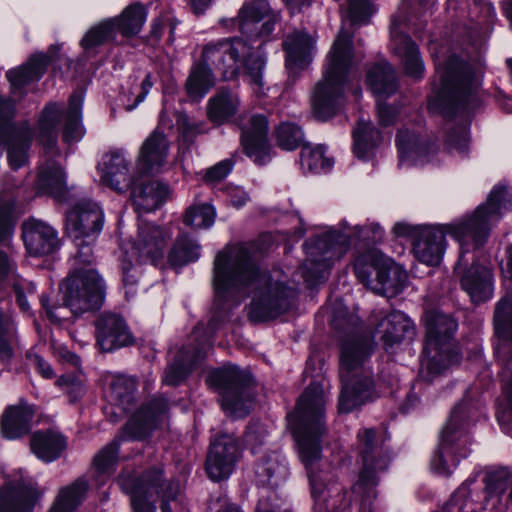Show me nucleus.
<instances>
[{
  "label": "nucleus",
  "instance_id": "nucleus-22",
  "mask_svg": "<svg viewBox=\"0 0 512 512\" xmlns=\"http://www.w3.org/2000/svg\"><path fill=\"white\" fill-rule=\"evenodd\" d=\"M168 232L151 223H141L133 242L132 251L138 263H156L161 259L169 239Z\"/></svg>",
  "mask_w": 512,
  "mask_h": 512
},
{
  "label": "nucleus",
  "instance_id": "nucleus-32",
  "mask_svg": "<svg viewBox=\"0 0 512 512\" xmlns=\"http://www.w3.org/2000/svg\"><path fill=\"white\" fill-rule=\"evenodd\" d=\"M34 409L20 401L8 406L1 417V433L7 439H17L30 432Z\"/></svg>",
  "mask_w": 512,
  "mask_h": 512
},
{
  "label": "nucleus",
  "instance_id": "nucleus-10",
  "mask_svg": "<svg viewBox=\"0 0 512 512\" xmlns=\"http://www.w3.org/2000/svg\"><path fill=\"white\" fill-rule=\"evenodd\" d=\"M357 438L362 469L358 481L353 486V492L365 499L375 498L378 473L386 471L390 463L389 450L373 428L361 429Z\"/></svg>",
  "mask_w": 512,
  "mask_h": 512
},
{
  "label": "nucleus",
  "instance_id": "nucleus-25",
  "mask_svg": "<svg viewBox=\"0 0 512 512\" xmlns=\"http://www.w3.org/2000/svg\"><path fill=\"white\" fill-rule=\"evenodd\" d=\"M426 322V346L425 351L434 350L439 355H448L450 341L457 330L455 320L438 311H430L425 316Z\"/></svg>",
  "mask_w": 512,
  "mask_h": 512
},
{
  "label": "nucleus",
  "instance_id": "nucleus-45",
  "mask_svg": "<svg viewBox=\"0 0 512 512\" xmlns=\"http://www.w3.org/2000/svg\"><path fill=\"white\" fill-rule=\"evenodd\" d=\"M83 97L81 93L74 92L69 99V108L66 113L63 130V140L67 143L79 140L83 135L81 125V108Z\"/></svg>",
  "mask_w": 512,
  "mask_h": 512
},
{
  "label": "nucleus",
  "instance_id": "nucleus-62",
  "mask_svg": "<svg viewBox=\"0 0 512 512\" xmlns=\"http://www.w3.org/2000/svg\"><path fill=\"white\" fill-rule=\"evenodd\" d=\"M266 430L260 423H252L248 426L244 435V442L250 449L255 450L264 443Z\"/></svg>",
  "mask_w": 512,
  "mask_h": 512
},
{
  "label": "nucleus",
  "instance_id": "nucleus-14",
  "mask_svg": "<svg viewBox=\"0 0 512 512\" xmlns=\"http://www.w3.org/2000/svg\"><path fill=\"white\" fill-rule=\"evenodd\" d=\"M250 54V44L242 38H226L206 44L201 53L202 62L220 73L222 79L237 77L242 58Z\"/></svg>",
  "mask_w": 512,
  "mask_h": 512
},
{
  "label": "nucleus",
  "instance_id": "nucleus-12",
  "mask_svg": "<svg viewBox=\"0 0 512 512\" xmlns=\"http://www.w3.org/2000/svg\"><path fill=\"white\" fill-rule=\"evenodd\" d=\"M349 246L348 236L339 232L306 241L304 248L307 260L302 271L305 281L314 285L325 279L329 268L346 254Z\"/></svg>",
  "mask_w": 512,
  "mask_h": 512
},
{
  "label": "nucleus",
  "instance_id": "nucleus-46",
  "mask_svg": "<svg viewBox=\"0 0 512 512\" xmlns=\"http://www.w3.org/2000/svg\"><path fill=\"white\" fill-rule=\"evenodd\" d=\"M400 162L415 160L426 154L427 147L420 141L415 131L400 129L396 136Z\"/></svg>",
  "mask_w": 512,
  "mask_h": 512
},
{
  "label": "nucleus",
  "instance_id": "nucleus-63",
  "mask_svg": "<svg viewBox=\"0 0 512 512\" xmlns=\"http://www.w3.org/2000/svg\"><path fill=\"white\" fill-rule=\"evenodd\" d=\"M7 78L13 87H23L36 80L26 64L7 72Z\"/></svg>",
  "mask_w": 512,
  "mask_h": 512
},
{
  "label": "nucleus",
  "instance_id": "nucleus-21",
  "mask_svg": "<svg viewBox=\"0 0 512 512\" xmlns=\"http://www.w3.org/2000/svg\"><path fill=\"white\" fill-rule=\"evenodd\" d=\"M67 230L75 240L95 238L103 226V213L92 201H80L67 213Z\"/></svg>",
  "mask_w": 512,
  "mask_h": 512
},
{
  "label": "nucleus",
  "instance_id": "nucleus-51",
  "mask_svg": "<svg viewBox=\"0 0 512 512\" xmlns=\"http://www.w3.org/2000/svg\"><path fill=\"white\" fill-rule=\"evenodd\" d=\"M469 127L467 124H449L446 127L445 147L449 152L466 155L469 146Z\"/></svg>",
  "mask_w": 512,
  "mask_h": 512
},
{
  "label": "nucleus",
  "instance_id": "nucleus-37",
  "mask_svg": "<svg viewBox=\"0 0 512 512\" xmlns=\"http://www.w3.org/2000/svg\"><path fill=\"white\" fill-rule=\"evenodd\" d=\"M366 81L378 97H389L398 90L396 72L387 61H379L371 66L367 72Z\"/></svg>",
  "mask_w": 512,
  "mask_h": 512
},
{
  "label": "nucleus",
  "instance_id": "nucleus-11",
  "mask_svg": "<svg viewBox=\"0 0 512 512\" xmlns=\"http://www.w3.org/2000/svg\"><path fill=\"white\" fill-rule=\"evenodd\" d=\"M207 384L221 395L223 410L235 417L247 416L254 404V395L248 377L236 366H224L212 371Z\"/></svg>",
  "mask_w": 512,
  "mask_h": 512
},
{
  "label": "nucleus",
  "instance_id": "nucleus-4",
  "mask_svg": "<svg viewBox=\"0 0 512 512\" xmlns=\"http://www.w3.org/2000/svg\"><path fill=\"white\" fill-rule=\"evenodd\" d=\"M325 392L321 384L311 383L303 392L295 408L296 437L300 458L310 480L313 497L325 488V477L318 473L321 459L320 438L325 433Z\"/></svg>",
  "mask_w": 512,
  "mask_h": 512
},
{
  "label": "nucleus",
  "instance_id": "nucleus-58",
  "mask_svg": "<svg viewBox=\"0 0 512 512\" xmlns=\"http://www.w3.org/2000/svg\"><path fill=\"white\" fill-rule=\"evenodd\" d=\"M373 13L369 0H348L347 16L352 24H366Z\"/></svg>",
  "mask_w": 512,
  "mask_h": 512
},
{
  "label": "nucleus",
  "instance_id": "nucleus-42",
  "mask_svg": "<svg viewBox=\"0 0 512 512\" xmlns=\"http://www.w3.org/2000/svg\"><path fill=\"white\" fill-rule=\"evenodd\" d=\"M355 155L360 158L369 157L370 153L380 144L381 134L371 121L360 120L353 132Z\"/></svg>",
  "mask_w": 512,
  "mask_h": 512
},
{
  "label": "nucleus",
  "instance_id": "nucleus-1",
  "mask_svg": "<svg viewBox=\"0 0 512 512\" xmlns=\"http://www.w3.org/2000/svg\"><path fill=\"white\" fill-rule=\"evenodd\" d=\"M212 284L218 300L239 303L252 295L248 313L252 322L277 318L288 311L296 295L293 288L261 267L252 242L229 244L216 254Z\"/></svg>",
  "mask_w": 512,
  "mask_h": 512
},
{
  "label": "nucleus",
  "instance_id": "nucleus-27",
  "mask_svg": "<svg viewBox=\"0 0 512 512\" xmlns=\"http://www.w3.org/2000/svg\"><path fill=\"white\" fill-rule=\"evenodd\" d=\"M467 259L469 264L455 271L461 275V286L469 294L473 302L486 301L492 297L493 293L492 273L487 267L476 264L474 262V255L471 257L467 256Z\"/></svg>",
  "mask_w": 512,
  "mask_h": 512
},
{
  "label": "nucleus",
  "instance_id": "nucleus-3",
  "mask_svg": "<svg viewBox=\"0 0 512 512\" xmlns=\"http://www.w3.org/2000/svg\"><path fill=\"white\" fill-rule=\"evenodd\" d=\"M358 319L352 315L334 316L332 325L336 330L352 329L341 344L339 378L341 391L338 408L342 413H349L379 397L376 390L374 374L368 366L373 351V342L369 336L358 331Z\"/></svg>",
  "mask_w": 512,
  "mask_h": 512
},
{
  "label": "nucleus",
  "instance_id": "nucleus-19",
  "mask_svg": "<svg viewBox=\"0 0 512 512\" xmlns=\"http://www.w3.org/2000/svg\"><path fill=\"white\" fill-rule=\"evenodd\" d=\"M240 143L243 152L256 164L263 165L270 159L268 120L264 115H252L241 127Z\"/></svg>",
  "mask_w": 512,
  "mask_h": 512
},
{
  "label": "nucleus",
  "instance_id": "nucleus-61",
  "mask_svg": "<svg viewBox=\"0 0 512 512\" xmlns=\"http://www.w3.org/2000/svg\"><path fill=\"white\" fill-rule=\"evenodd\" d=\"M35 284L24 279H17L13 283V290L16 295V300L23 311H28L30 305L28 297H33L35 293Z\"/></svg>",
  "mask_w": 512,
  "mask_h": 512
},
{
  "label": "nucleus",
  "instance_id": "nucleus-59",
  "mask_svg": "<svg viewBox=\"0 0 512 512\" xmlns=\"http://www.w3.org/2000/svg\"><path fill=\"white\" fill-rule=\"evenodd\" d=\"M177 129L184 142L189 145L193 143L194 138L204 132L201 123L191 122L185 113H176Z\"/></svg>",
  "mask_w": 512,
  "mask_h": 512
},
{
  "label": "nucleus",
  "instance_id": "nucleus-64",
  "mask_svg": "<svg viewBox=\"0 0 512 512\" xmlns=\"http://www.w3.org/2000/svg\"><path fill=\"white\" fill-rule=\"evenodd\" d=\"M51 61V56L43 53H36L33 54L25 64L29 67V70L36 80H38L44 74Z\"/></svg>",
  "mask_w": 512,
  "mask_h": 512
},
{
  "label": "nucleus",
  "instance_id": "nucleus-16",
  "mask_svg": "<svg viewBox=\"0 0 512 512\" xmlns=\"http://www.w3.org/2000/svg\"><path fill=\"white\" fill-rule=\"evenodd\" d=\"M279 15L266 0H250L239 9L237 23L240 32L250 39H267L273 32Z\"/></svg>",
  "mask_w": 512,
  "mask_h": 512
},
{
  "label": "nucleus",
  "instance_id": "nucleus-38",
  "mask_svg": "<svg viewBox=\"0 0 512 512\" xmlns=\"http://www.w3.org/2000/svg\"><path fill=\"white\" fill-rule=\"evenodd\" d=\"M239 105L240 99L236 93L221 89L209 99L207 116L212 123L221 125L237 113Z\"/></svg>",
  "mask_w": 512,
  "mask_h": 512
},
{
  "label": "nucleus",
  "instance_id": "nucleus-20",
  "mask_svg": "<svg viewBox=\"0 0 512 512\" xmlns=\"http://www.w3.org/2000/svg\"><path fill=\"white\" fill-rule=\"evenodd\" d=\"M95 336L101 352H112L133 343V336L126 322L115 313L105 312L97 318Z\"/></svg>",
  "mask_w": 512,
  "mask_h": 512
},
{
  "label": "nucleus",
  "instance_id": "nucleus-23",
  "mask_svg": "<svg viewBox=\"0 0 512 512\" xmlns=\"http://www.w3.org/2000/svg\"><path fill=\"white\" fill-rule=\"evenodd\" d=\"M32 480H17L0 489V512H27L42 496Z\"/></svg>",
  "mask_w": 512,
  "mask_h": 512
},
{
  "label": "nucleus",
  "instance_id": "nucleus-24",
  "mask_svg": "<svg viewBox=\"0 0 512 512\" xmlns=\"http://www.w3.org/2000/svg\"><path fill=\"white\" fill-rule=\"evenodd\" d=\"M169 141L158 129L143 142L137 157V171L142 175H156L167 163Z\"/></svg>",
  "mask_w": 512,
  "mask_h": 512
},
{
  "label": "nucleus",
  "instance_id": "nucleus-53",
  "mask_svg": "<svg viewBox=\"0 0 512 512\" xmlns=\"http://www.w3.org/2000/svg\"><path fill=\"white\" fill-rule=\"evenodd\" d=\"M277 145L284 150L298 148L304 139L301 128L290 122L281 123L275 131Z\"/></svg>",
  "mask_w": 512,
  "mask_h": 512
},
{
  "label": "nucleus",
  "instance_id": "nucleus-56",
  "mask_svg": "<svg viewBox=\"0 0 512 512\" xmlns=\"http://www.w3.org/2000/svg\"><path fill=\"white\" fill-rule=\"evenodd\" d=\"M14 324L11 316L0 308V361L5 362L13 356L10 339L14 334Z\"/></svg>",
  "mask_w": 512,
  "mask_h": 512
},
{
  "label": "nucleus",
  "instance_id": "nucleus-41",
  "mask_svg": "<svg viewBox=\"0 0 512 512\" xmlns=\"http://www.w3.org/2000/svg\"><path fill=\"white\" fill-rule=\"evenodd\" d=\"M36 186L43 193H48L56 197L61 196L66 187L65 175L62 168L53 161L42 165L39 168Z\"/></svg>",
  "mask_w": 512,
  "mask_h": 512
},
{
  "label": "nucleus",
  "instance_id": "nucleus-39",
  "mask_svg": "<svg viewBox=\"0 0 512 512\" xmlns=\"http://www.w3.org/2000/svg\"><path fill=\"white\" fill-rule=\"evenodd\" d=\"M89 484L84 478H78L62 487L49 512H74L85 499Z\"/></svg>",
  "mask_w": 512,
  "mask_h": 512
},
{
  "label": "nucleus",
  "instance_id": "nucleus-43",
  "mask_svg": "<svg viewBox=\"0 0 512 512\" xmlns=\"http://www.w3.org/2000/svg\"><path fill=\"white\" fill-rule=\"evenodd\" d=\"M214 84L212 70L201 61L192 67L185 83V89L189 98L200 100Z\"/></svg>",
  "mask_w": 512,
  "mask_h": 512
},
{
  "label": "nucleus",
  "instance_id": "nucleus-49",
  "mask_svg": "<svg viewBox=\"0 0 512 512\" xmlns=\"http://www.w3.org/2000/svg\"><path fill=\"white\" fill-rule=\"evenodd\" d=\"M136 386V380L132 377L124 375L114 377L110 385L111 400L125 410L134 400Z\"/></svg>",
  "mask_w": 512,
  "mask_h": 512
},
{
  "label": "nucleus",
  "instance_id": "nucleus-57",
  "mask_svg": "<svg viewBox=\"0 0 512 512\" xmlns=\"http://www.w3.org/2000/svg\"><path fill=\"white\" fill-rule=\"evenodd\" d=\"M265 59L259 53H254L250 45V54L242 58L240 66L244 65L250 81L258 87L263 86L262 74L265 67Z\"/></svg>",
  "mask_w": 512,
  "mask_h": 512
},
{
  "label": "nucleus",
  "instance_id": "nucleus-30",
  "mask_svg": "<svg viewBox=\"0 0 512 512\" xmlns=\"http://www.w3.org/2000/svg\"><path fill=\"white\" fill-rule=\"evenodd\" d=\"M98 170L101 181L117 192H125L132 185L128 162L118 151L106 154L98 165Z\"/></svg>",
  "mask_w": 512,
  "mask_h": 512
},
{
  "label": "nucleus",
  "instance_id": "nucleus-6",
  "mask_svg": "<svg viewBox=\"0 0 512 512\" xmlns=\"http://www.w3.org/2000/svg\"><path fill=\"white\" fill-rule=\"evenodd\" d=\"M59 290L62 305H51L47 295L40 298L41 305L52 322L66 319L65 309H69L76 316L100 309L104 303L106 285L98 271L89 268L84 272L71 270L62 280Z\"/></svg>",
  "mask_w": 512,
  "mask_h": 512
},
{
  "label": "nucleus",
  "instance_id": "nucleus-31",
  "mask_svg": "<svg viewBox=\"0 0 512 512\" xmlns=\"http://www.w3.org/2000/svg\"><path fill=\"white\" fill-rule=\"evenodd\" d=\"M286 52V67L290 70L304 68L312 60L315 51V39L304 31L295 30L283 41Z\"/></svg>",
  "mask_w": 512,
  "mask_h": 512
},
{
  "label": "nucleus",
  "instance_id": "nucleus-40",
  "mask_svg": "<svg viewBox=\"0 0 512 512\" xmlns=\"http://www.w3.org/2000/svg\"><path fill=\"white\" fill-rule=\"evenodd\" d=\"M61 119L62 110L55 103L48 104L42 111L38 124L37 138L44 147H55Z\"/></svg>",
  "mask_w": 512,
  "mask_h": 512
},
{
  "label": "nucleus",
  "instance_id": "nucleus-8",
  "mask_svg": "<svg viewBox=\"0 0 512 512\" xmlns=\"http://www.w3.org/2000/svg\"><path fill=\"white\" fill-rule=\"evenodd\" d=\"M121 487L130 495L134 512H156V507L151 501L153 493L161 499L162 512H172L170 503L177 505L180 495L179 482L164 479L162 467L149 469L137 478H123Z\"/></svg>",
  "mask_w": 512,
  "mask_h": 512
},
{
  "label": "nucleus",
  "instance_id": "nucleus-13",
  "mask_svg": "<svg viewBox=\"0 0 512 512\" xmlns=\"http://www.w3.org/2000/svg\"><path fill=\"white\" fill-rule=\"evenodd\" d=\"M15 105L9 98L0 97V139L7 146V157L13 169H19L28 162L33 131L27 123L14 126L11 121L14 117Z\"/></svg>",
  "mask_w": 512,
  "mask_h": 512
},
{
  "label": "nucleus",
  "instance_id": "nucleus-7",
  "mask_svg": "<svg viewBox=\"0 0 512 512\" xmlns=\"http://www.w3.org/2000/svg\"><path fill=\"white\" fill-rule=\"evenodd\" d=\"M435 67L441 80L439 106L445 117H451L476 99L480 79L474 68L456 55L447 59L437 56Z\"/></svg>",
  "mask_w": 512,
  "mask_h": 512
},
{
  "label": "nucleus",
  "instance_id": "nucleus-5",
  "mask_svg": "<svg viewBox=\"0 0 512 512\" xmlns=\"http://www.w3.org/2000/svg\"><path fill=\"white\" fill-rule=\"evenodd\" d=\"M352 38V33L341 27L327 55L323 77L313 89L311 96L313 113L322 121L334 116L342 105L353 64Z\"/></svg>",
  "mask_w": 512,
  "mask_h": 512
},
{
  "label": "nucleus",
  "instance_id": "nucleus-44",
  "mask_svg": "<svg viewBox=\"0 0 512 512\" xmlns=\"http://www.w3.org/2000/svg\"><path fill=\"white\" fill-rule=\"evenodd\" d=\"M118 30L123 36L137 35L146 20V10L140 3L128 6L119 17L113 18Z\"/></svg>",
  "mask_w": 512,
  "mask_h": 512
},
{
  "label": "nucleus",
  "instance_id": "nucleus-47",
  "mask_svg": "<svg viewBox=\"0 0 512 512\" xmlns=\"http://www.w3.org/2000/svg\"><path fill=\"white\" fill-rule=\"evenodd\" d=\"M116 24L114 19H106L92 26L80 41L85 51L92 50L115 38Z\"/></svg>",
  "mask_w": 512,
  "mask_h": 512
},
{
  "label": "nucleus",
  "instance_id": "nucleus-54",
  "mask_svg": "<svg viewBox=\"0 0 512 512\" xmlns=\"http://www.w3.org/2000/svg\"><path fill=\"white\" fill-rule=\"evenodd\" d=\"M95 238H81L76 241L77 252L73 256V268L71 270H80L93 268L96 258L93 252V243Z\"/></svg>",
  "mask_w": 512,
  "mask_h": 512
},
{
  "label": "nucleus",
  "instance_id": "nucleus-15",
  "mask_svg": "<svg viewBox=\"0 0 512 512\" xmlns=\"http://www.w3.org/2000/svg\"><path fill=\"white\" fill-rule=\"evenodd\" d=\"M494 329L497 336L495 352L504 364L502 371L503 390L512 405V369L508 367L512 359V296L503 298L496 305Z\"/></svg>",
  "mask_w": 512,
  "mask_h": 512
},
{
  "label": "nucleus",
  "instance_id": "nucleus-26",
  "mask_svg": "<svg viewBox=\"0 0 512 512\" xmlns=\"http://www.w3.org/2000/svg\"><path fill=\"white\" fill-rule=\"evenodd\" d=\"M22 236L25 247L32 256L50 255L59 247L57 231L41 220L30 219L24 222Z\"/></svg>",
  "mask_w": 512,
  "mask_h": 512
},
{
  "label": "nucleus",
  "instance_id": "nucleus-48",
  "mask_svg": "<svg viewBox=\"0 0 512 512\" xmlns=\"http://www.w3.org/2000/svg\"><path fill=\"white\" fill-rule=\"evenodd\" d=\"M200 256V245L190 239L187 235L177 238L172 250L169 253V262L174 266H183L195 261Z\"/></svg>",
  "mask_w": 512,
  "mask_h": 512
},
{
  "label": "nucleus",
  "instance_id": "nucleus-35",
  "mask_svg": "<svg viewBox=\"0 0 512 512\" xmlns=\"http://www.w3.org/2000/svg\"><path fill=\"white\" fill-rule=\"evenodd\" d=\"M396 26L397 21L394 19L391 31L393 50L402 58L405 73L410 77L420 79L424 74V64L418 48L409 36L398 33Z\"/></svg>",
  "mask_w": 512,
  "mask_h": 512
},
{
  "label": "nucleus",
  "instance_id": "nucleus-28",
  "mask_svg": "<svg viewBox=\"0 0 512 512\" xmlns=\"http://www.w3.org/2000/svg\"><path fill=\"white\" fill-rule=\"evenodd\" d=\"M208 350L209 347L204 344H189L181 348L175 359L168 364L163 382L170 386L179 385L186 379L192 369L206 357Z\"/></svg>",
  "mask_w": 512,
  "mask_h": 512
},
{
  "label": "nucleus",
  "instance_id": "nucleus-36",
  "mask_svg": "<svg viewBox=\"0 0 512 512\" xmlns=\"http://www.w3.org/2000/svg\"><path fill=\"white\" fill-rule=\"evenodd\" d=\"M32 452L44 462H52L66 449L64 436L52 430L35 432L30 440Z\"/></svg>",
  "mask_w": 512,
  "mask_h": 512
},
{
  "label": "nucleus",
  "instance_id": "nucleus-60",
  "mask_svg": "<svg viewBox=\"0 0 512 512\" xmlns=\"http://www.w3.org/2000/svg\"><path fill=\"white\" fill-rule=\"evenodd\" d=\"M56 383L69 396L70 402H76L85 393L82 380L74 375H63Z\"/></svg>",
  "mask_w": 512,
  "mask_h": 512
},
{
  "label": "nucleus",
  "instance_id": "nucleus-34",
  "mask_svg": "<svg viewBox=\"0 0 512 512\" xmlns=\"http://www.w3.org/2000/svg\"><path fill=\"white\" fill-rule=\"evenodd\" d=\"M378 330L386 347H392L405 339L411 340L415 336L413 322L400 311H393L383 318Z\"/></svg>",
  "mask_w": 512,
  "mask_h": 512
},
{
  "label": "nucleus",
  "instance_id": "nucleus-50",
  "mask_svg": "<svg viewBox=\"0 0 512 512\" xmlns=\"http://www.w3.org/2000/svg\"><path fill=\"white\" fill-rule=\"evenodd\" d=\"M300 162L304 169L315 173L328 170L333 165L332 160L325 156L323 145L316 147L303 146L300 152Z\"/></svg>",
  "mask_w": 512,
  "mask_h": 512
},
{
  "label": "nucleus",
  "instance_id": "nucleus-2",
  "mask_svg": "<svg viewBox=\"0 0 512 512\" xmlns=\"http://www.w3.org/2000/svg\"><path fill=\"white\" fill-rule=\"evenodd\" d=\"M511 197L505 187L491 191L487 202L479 206L474 214L461 222L446 226H426L421 228L413 243L415 257L430 266L440 264L446 249V234L451 235L460 244V255L455 271L467 266V254L471 249L481 247L487 240L490 222L498 220L502 210L511 207Z\"/></svg>",
  "mask_w": 512,
  "mask_h": 512
},
{
  "label": "nucleus",
  "instance_id": "nucleus-29",
  "mask_svg": "<svg viewBox=\"0 0 512 512\" xmlns=\"http://www.w3.org/2000/svg\"><path fill=\"white\" fill-rule=\"evenodd\" d=\"M168 401L158 397L141 407L125 425V433L134 439H142L156 426L157 422L167 413Z\"/></svg>",
  "mask_w": 512,
  "mask_h": 512
},
{
  "label": "nucleus",
  "instance_id": "nucleus-9",
  "mask_svg": "<svg viewBox=\"0 0 512 512\" xmlns=\"http://www.w3.org/2000/svg\"><path fill=\"white\" fill-rule=\"evenodd\" d=\"M354 271L366 287L388 297L401 293L408 283L407 272L377 250L359 255L354 262Z\"/></svg>",
  "mask_w": 512,
  "mask_h": 512
},
{
  "label": "nucleus",
  "instance_id": "nucleus-18",
  "mask_svg": "<svg viewBox=\"0 0 512 512\" xmlns=\"http://www.w3.org/2000/svg\"><path fill=\"white\" fill-rule=\"evenodd\" d=\"M458 418L456 412L453 411L452 415L447 422L441 433L439 450L435 453L431 465L433 470L442 475H449L451 473V466H455L458 460L452 456L458 454L459 457H465L467 451L465 449L466 441H461L463 433L458 429Z\"/></svg>",
  "mask_w": 512,
  "mask_h": 512
},
{
  "label": "nucleus",
  "instance_id": "nucleus-17",
  "mask_svg": "<svg viewBox=\"0 0 512 512\" xmlns=\"http://www.w3.org/2000/svg\"><path fill=\"white\" fill-rule=\"evenodd\" d=\"M241 449L237 438L228 433L216 436L210 443L205 468L214 481L228 478L240 458Z\"/></svg>",
  "mask_w": 512,
  "mask_h": 512
},
{
  "label": "nucleus",
  "instance_id": "nucleus-52",
  "mask_svg": "<svg viewBox=\"0 0 512 512\" xmlns=\"http://www.w3.org/2000/svg\"><path fill=\"white\" fill-rule=\"evenodd\" d=\"M214 220L215 210L209 204L191 205L183 215L184 224L192 228H209Z\"/></svg>",
  "mask_w": 512,
  "mask_h": 512
},
{
  "label": "nucleus",
  "instance_id": "nucleus-33",
  "mask_svg": "<svg viewBox=\"0 0 512 512\" xmlns=\"http://www.w3.org/2000/svg\"><path fill=\"white\" fill-rule=\"evenodd\" d=\"M130 188L136 210L144 213L158 209L169 195V187L158 180L143 181Z\"/></svg>",
  "mask_w": 512,
  "mask_h": 512
},
{
  "label": "nucleus",
  "instance_id": "nucleus-55",
  "mask_svg": "<svg viewBox=\"0 0 512 512\" xmlns=\"http://www.w3.org/2000/svg\"><path fill=\"white\" fill-rule=\"evenodd\" d=\"M119 440L114 439L105 445L93 459V466L99 473L110 472L118 460Z\"/></svg>",
  "mask_w": 512,
  "mask_h": 512
}]
</instances>
